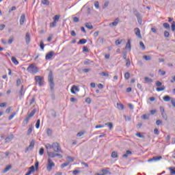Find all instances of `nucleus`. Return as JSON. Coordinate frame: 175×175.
<instances>
[{
	"label": "nucleus",
	"mask_w": 175,
	"mask_h": 175,
	"mask_svg": "<svg viewBox=\"0 0 175 175\" xmlns=\"http://www.w3.org/2000/svg\"><path fill=\"white\" fill-rule=\"evenodd\" d=\"M10 169H12V165H8L7 167H5L3 172L6 173L9 172Z\"/></svg>",
	"instance_id": "30"
},
{
	"label": "nucleus",
	"mask_w": 175,
	"mask_h": 175,
	"mask_svg": "<svg viewBox=\"0 0 175 175\" xmlns=\"http://www.w3.org/2000/svg\"><path fill=\"white\" fill-rule=\"evenodd\" d=\"M25 22V14H23L21 16V18H20V25H24V23Z\"/></svg>",
	"instance_id": "14"
},
{
	"label": "nucleus",
	"mask_w": 175,
	"mask_h": 175,
	"mask_svg": "<svg viewBox=\"0 0 175 175\" xmlns=\"http://www.w3.org/2000/svg\"><path fill=\"white\" fill-rule=\"evenodd\" d=\"M117 108L118 109H121V110H124V105L117 103Z\"/></svg>",
	"instance_id": "42"
},
{
	"label": "nucleus",
	"mask_w": 175,
	"mask_h": 175,
	"mask_svg": "<svg viewBox=\"0 0 175 175\" xmlns=\"http://www.w3.org/2000/svg\"><path fill=\"white\" fill-rule=\"evenodd\" d=\"M163 27L165 28V29H170V25L167 23H164Z\"/></svg>",
	"instance_id": "24"
},
{
	"label": "nucleus",
	"mask_w": 175,
	"mask_h": 175,
	"mask_svg": "<svg viewBox=\"0 0 175 175\" xmlns=\"http://www.w3.org/2000/svg\"><path fill=\"white\" fill-rule=\"evenodd\" d=\"M133 13L135 16L137 17V20L138 23L142 25V14L137 12V10H133Z\"/></svg>",
	"instance_id": "5"
},
{
	"label": "nucleus",
	"mask_w": 175,
	"mask_h": 175,
	"mask_svg": "<svg viewBox=\"0 0 175 175\" xmlns=\"http://www.w3.org/2000/svg\"><path fill=\"white\" fill-rule=\"evenodd\" d=\"M165 90H166V87H165V85L161 86V88H156V90L157 91V92H161V91H165Z\"/></svg>",
	"instance_id": "19"
},
{
	"label": "nucleus",
	"mask_w": 175,
	"mask_h": 175,
	"mask_svg": "<svg viewBox=\"0 0 175 175\" xmlns=\"http://www.w3.org/2000/svg\"><path fill=\"white\" fill-rule=\"evenodd\" d=\"M20 94H21L20 99H21L23 96H24V94H25L23 85L21 86Z\"/></svg>",
	"instance_id": "20"
},
{
	"label": "nucleus",
	"mask_w": 175,
	"mask_h": 175,
	"mask_svg": "<svg viewBox=\"0 0 175 175\" xmlns=\"http://www.w3.org/2000/svg\"><path fill=\"white\" fill-rule=\"evenodd\" d=\"M105 125L108 126V128H109V129L110 131H111V129H113V123H111V122H107V123L105 124Z\"/></svg>",
	"instance_id": "22"
},
{
	"label": "nucleus",
	"mask_w": 175,
	"mask_h": 175,
	"mask_svg": "<svg viewBox=\"0 0 175 175\" xmlns=\"http://www.w3.org/2000/svg\"><path fill=\"white\" fill-rule=\"evenodd\" d=\"M142 118H143V120H148L150 118V114H144Z\"/></svg>",
	"instance_id": "32"
},
{
	"label": "nucleus",
	"mask_w": 175,
	"mask_h": 175,
	"mask_svg": "<svg viewBox=\"0 0 175 175\" xmlns=\"http://www.w3.org/2000/svg\"><path fill=\"white\" fill-rule=\"evenodd\" d=\"M52 133H53V131H51V129H48L46 131V134L48 135V136H51Z\"/></svg>",
	"instance_id": "47"
},
{
	"label": "nucleus",
	"mask_w": 175,
	"mask_h": 175,
	"mask_svg": "<svg viewBox=\"0 0 175 175\" xmlns=\"http://www.w3.org/2000/svg\"><path fill=\"white\" fill-rule=\"evenodd\" d=\"M25 41L27 44L31 42V33L29 32H27L25 35Z\"/></svg>",
	"instance_id": "12"
},
{
	"label": "nucleus",
	"mask_w": 175,
	"mask_h": 175,
	"mask_svg": "<svg viewBox=\"0 0 175 175\" xmlns=\"http://www.w3.org/2000/svg\"><path fill=\"white\" fill-rule=\"evenodd\" d=\"M33 147H35V139H33L30 142L29 148L32 150L33 148Z\"/></svg>",
	"instance_id": "18"
},
{
	"label": "nucleus",
	"mask_w": 175,
	"mask_h": 175,
	"mask_svg": "<svg viewBox=\"0 0 175 175\" xmlns=\"http://www.w3.org/2000/svg\"><path fill=\"white\" fill-rule=\"evenodd\" d=\"M126 66L127 68H129V66H131V60L129 59H126Z\"/></svg>",
	"instance_id": "49"
},
{
	"label": "nucleus",
	"mask_w": 175,
	"mask_h": 175,
	"mask_svg": "<svg viewBox=\"0 0 175 175\" xmlns=\"http://www.w3.org/2000/svg\"><path fill=\"white\" fill-rule=\"evenodd\" d=\"M36 113V109H33L31 111V113L27 116V117L24 120L23 122H26V124H28V121H29V119L31 118V117H33Z\"/></svg>",
	"instance_id": "7"
},
{
	"label": "nucleus",
	"mask_w": 175,
	"mask_h": 175,
	"mask_svg": "<svg viewBox=\"0 0 175 175\" xmlns=\"http://www.w3.org/2000/svg\"><path fill=\"white\" fill-rule=\"evenodd\" d=\"M35 80H36V84H38V85L40 86L43 85V77L38 75L35 77Z\"/></svg>",
	"instance_id": "6"
},
{
	"label": "nucleus",
	"mask_w": 175,
	"mask_h": 175,
	"mask_svg": "<svg viewBox=\"0 0 175 175\" xmlns=\"http://www.w3.org/2000/svg\"><path fill=\"white\" fill-rule=\"evenodd\" d=\"M85 43H87V40H85V39H81L78 42V44H85Z\"/></svg>",
	"instance_id": "26"
},
{
	"label": "nucleus",
	"mask_w": 175,
	"mask_h": 175,
	"mask_svg": "<svg viewBox=\"0 0 175 175\" xmlns=\"http://www.w3.org/2000/svg\"><path fill=\"white\" fill-rule=\"evenodd\" d=\"M145 81H146V83H152V79L151 78H148L147 77H146L144 78Z\"/></svg>",
	"instance_id": "41"
},
{
	"label": "nucleus",
	"mask_w": 175,
	"mask_h": 175,
	"mask_svg": "<svg viewBox=\"0 0 175 175\" xmlns=\"http://www.w3.org/2000/svg\"><path fill=\"white\" fill-rule=\"evenodd\" d=\"M161 159H162V156H157V157H153L152 159H150L148 160V162H152V161H161Z\"/></svg>",
	"instance_id": "10"
},
{
	"label": "nucleus",
	"mask_w": 175,
	"mask_h": 175,
	"mask_svg": "<svg viewBox=\"0 0 175 175\" xmlns=\"http://www.w3.org/2000/svg\"><path fill=\"white\" fill-rule=\"evenodd\" d=\"M135 135L137 136V137H140L142 139L144 137V135H142L140 133H136Z\"/></svg>",
	"instance_id": "57"
},
{
	"label": "nucleus",
	"mask_w": 175,
	"mask_h": 175,
	"mask_svg": "<svg viewBox=\"0 0 175 175\" xmlns=\"http://www.w3.org/2000/svg\"><path fill=\"white\" fill-rule=\"evenodd\" d=\"M144 59L146 61H151V56H148V55H144L143 56Z\"/></svg>",
	"instance_id": "37"
},
{
	"label": "nucleus",
	"mask_w": 175,
	"mask_h": 175,
	"mask_svg": "<svg viewBox=\"0 0 175 175\" xmlns=\"http://www.w3.org/2000/svg\"><path fill=\"white\" fill-rule=\"evenodd\" d=\"M50 27L51 28H55V27H57V22L54 21L53 23H51V25Z\"/></svg>",
	"instance_id": "44"
},
{
	"label": "nucleus",
	"mask_w": 175,
	"mask_h": 175,
	"mask_svg": "<svg viewBox=\"0 0 175 175\" xmlns=\"http://www.w3.org/2000/svg\"><path fill=\"white\" fill-rule=\"evenodd\" d=\"M5 27H6V25L3 24L0 25V31H3V29H5Z\"/></svg>",
	"instance_id": "54"
},
{
	"label": "nucleus",
	"mask_w": 175,
	"mask_h": 175,
	"mask_svg": "<svg viewBox=\"0 0 175 175\" xmlns=\"http://www.w3.org/2000/svg\"><path fill=\"white\" fill-rule=\"evenodd\" d=\"M85 27L86 28H88V29H92L94 28V27L92 26V25L91 23H85Z\"/></svg>",
	"instance_id": "28"
},
{
	"label": "nucleus",
	"mask_w": 175,
	"mask_h": 175,
	"mask_svg": "<svg viewBox=\"0 0 175 175\" xmlns=\"http://www.w3.org/2000/svg\"><path fill=\"white\" fill-rule=\"evenodd\" d=\"M48 81L49 83V87L51 89V91H53L54 87H55V84H54V77H53V71H51L49 73Z\"/></svg>",
	"instance_id": "1"
},
{
	"label": "nucleus",
	"mask_w": 175,
	"mask_h": 175,
	"mask_svg": "<svg viewBox=\"0 0 175 175\" xmlns=\"http://www.w3.org/2000/svg\"><path fill=\"white\" fill-rule=\"evenodd\" d=\"M161 85H162V82H161L159 81H156V87H161Z\"/></svg>",
	"instance_id": "51"
},
{
	"label": "nucleus",
	"mask_w": 175,
	"mask_h": 175,
	"mask_svg": "<svg viewBox=\"0 0 175 175\" xmlns=\"http://www.w3.org/2000/svg\"><path fill=\"white\" fill-rule=\"evenodd\" d=\"M45 148H46V150H51V148H53V144H45Z\"/></svg>",
	"instance_id": "29"
},
{
	"label": "nucleus",
	"mask_w": 175,
	"mask_h": 175,
	"mask_svg": "<svg viewBox=\"0 0 175 175\" xmlns=\"http://www.w3.org/2000/svg\"><path fill=\"white\" fill-rule=\"evenodd\" d=\"M169 170L170 171L171 174H175V167H169Z\"/></svg>",
	"instance_id": "35"
},
{
	"label": "nucleus",
	"mask_w": 175,
	"mask_h": 175,
	"mask_svg": "<svg viewBox=\"0 0 175 175\" xmlns=\"http://www.w3.org/2000/svg\"><path fill=\"white\" fill-rule=\"evenodd\" d=\"M94 6H95L96 9H99V2L98 1H96L94 3Z\"/></svg>",
	"instance_id": "58"
},
{
	"label": "nucleus",
	"mask_w": 175,
	"mask_h": 175,
	"mask_svg": "<svg viewBox=\"0 0 175 175\" xmlns=\"http://www.w3.org/2000/svg\"><path fill=\"white\" fill-rule=\"evenodd\" d=\"M13 135H9L8 137H7L5 138V143H10V142H12L13 140Z\"/></svg>",
	"instance_id": "17"
},
{
	"label": "nucleus",
	"mask_w": 175,
	"mask_h": 175,
	"mask_svg": "<svg viewBox=\"0 0 175 175\" xmlns=\"http://www.w3.org/2000/svg\"><path fill=\"white\" fill-rule=\"evenodd\" d=\"M54 55H55V53L54 51H49L48 53L46 54L45 59L46 61H49V59H51L53 57H54Z\"/></svg>",
	"instance_id": "8"
},
{
	"label": "nucleus",
	"mask_w": 175,
	"mask_h": 175,
	"mask_svg": "<svg viewBox=\"0 0 175 175\" xmlns=\"http://www.w3.org/2000/svg\"><path fill=\"white\" fill-rule=\"evenodd\" d=\"M40 47L41 49L44 50V44H43L42 41H41L40 43Z\"/></svg>",
	"instance_id": "53"
},
{
	"label": "nucleus",
	"mask_w": 175,
	"mask_h": 175,
	"mask_svg": "<svg viewBox=\"0 0 175 175\" xmlns=\"http://www.w3.org/2000/svg\"><path fill=\"white\" fill-rule=\"evenodd\" d=\"M171 103H172V106H174V107H175V99L174 98L171 99Z\"/></svg>",
	"instance_id": "64"
},
{
	"label": "nucleus",
	"mask_w": 175,
	"mask_h": 175,
	"mask_svg": "<svg viewBox=\"0 0 175 175\" xmlns=\"http://www.w3.org/2000/svg\"><path fill=\"white\" fill-rule=\"evenodd\" d=\"M90 51H88V48H87V46H84L83 48V53H89Z\"/></svg>",
	"instance_id": "56"
},
{
	"label": "nucleus",
	"mask_w": 175,
	"mask_h": 175,
	"mask_svg": "<svg viewBox=\"0 0 175 175\" xmlns=\"http://www.w3.org/2000/svg\"><path fill=\"white\" fill-rule=\"evenodd\" d=\"M40 126V120L38 119L36 123V128L37 129H39Z\"/></svg>",
	"instance_id": "38"
},
{
	"label": "nucleus",
	"mask_w": 175,
	"mask_h": 175,
	"mask_svg": "<svg viewBox=\"0 0 175 175\" xmlns=\"http://www.w3.org/2000/svg\"><path fill=\"white\" fill-rule=\"evenodd\" d=\"M122 42H125V40H116V42H115V44H116V46H118V45H120L121 43H122Z\"/></svg>",
	"instance_id": "27"
},
{
	"label": "nucleus",
	"mask_w": 175,
	"mask_h": 175,
	"mask_svg": "<svg viewBox=\"0 0 175 175\" xmlns=\"http://www.w3.org/2000/svg\"><path fill=\"white\" fill-rule=\"evenodd\" d=\"M47 155L49 157V158H50V159H51V158H55L56 157V153L54 152H49V150H47Z\"/></svg>",
	"instance_id": "13"
},
{
	"label": "nucleus",
	"mask_w": 175,
	"mask_h": 175,
	"mask_svg": "<svg viewBox=\"0 0 175 175\" xmlns=\"http://www.w3.org/2000/svg\"><path fill=\"white\" fill-rule=\"evenodd\" d=\"M139 46L142 50H146V46L144 45V43L143 42H139Z\"/></svg>",
	"instance_id": "36"
},
{
	"label": "nucleus",
	"mask_w": 175,
	"mask_h": 175,
	"mask_svg": "<svg viewBox=\"0 0 175 175\" xmlns=\"http://www.w3.org/2000/svg\"><path fill=\"white\" fill-rule=\"evenodd\" d=\"M41 2L42 5H50V1H49V0H41Z\"/></svg>",
	"instance_id": "31"
},
{
	"label": "nucleus",
	"mask_w": 175,
	"mask_h": 175,
	"mask_svg": "<svg viewBox=\"0 0 175 175\" xmlns=\"http://www.w3.org/2000/svg\"><path fill=\"white\" fill-rule=\"evenodd\" d=\"M39 154H40V155H43V154H44V149L43 148H41L40 149V151H39Z\"/></svg>",
	"instance_id": "50"
},
{
	"label": "nucleus",
	"mask_w": 175,
	"mask_h": 175,
	"mask_svg": "<svg viewBox=\"0 0 175 175\" xmlns=\"http://www.w3.org/2000/svg\"><path fill=\"white\" fill-rule=\"evenodd\" d=\"M14 116H16V113H12V115L10 116L8 118V120L10 121V120H13L14 118Z\"/></svg>",
	"instance_id": "52"
},
{
	"label": "nucleus",
	"mask_w": 175,
	"mask_h": 175,
	"mask_svg": "<svg viewBox=\"0 0 175 175\" xmlns=\"http://www.w3.org/2000/svg\"><path fill=\"white\" fill-rule=\"evenodd\" d=\"M85 102H86V103H88V105H90V104L91 103V98H87L85 99Z\"/></svg>",
	"instance_id": "62"
},
{
	"label": "nucleus",
	"mask_w": 175,
	"mask_h": 175,
	"mask_svg": "<svg viewBox=\"0 0 175 175\" xmlns=\"http://www.w3.org/2000/svg\"><path fill=\"white\" fill-rule=\"evenodd\" d=\"M75 91H77L79 92V88H77V86L76 85H73L71 88V92L74 94V95H76V92Z\"/></svg>",
	"instance_id": "15"
},
{
	"label": "nucleus",
	"mask_w": 175,
	"mask_h": 175,
	"mask_svg": "<svg viewBox=\"0 0 175 175\" xmlns=\"http://www.w3.org/2000/svg\"><path fill=\"white\" fill-rule=\"evenodd\" d=\"M52 148L53 151H55V152H62V149H61V146H59V144L57 142L53 143Z\"/></svg>",
	"instance_id": "4"
},
{
	"label": "nucleus",
	"mask_w": 175,
	"mask_h": 175,
	"mask_svg": "<svg viewBox=\"0 0 175 175\" xmlns=\"http://www.w3.org/2000/svg\"><path fill=\"white\" fill-rule=\"evenodd\" d=\"M125 50H129L131 51V40H129L126 44Z\"/></svg>",
	"instance_id": "16"
},
{
	"label": "nucleus",
	"mask_w": 175,
	"mask_h": 175,
	"mask_svg": "<svg viewBox=\"0 0 175 175\" xmlns=\"http://www.w3.org/2000/svg\"><path fill=\"white\" fill-rule=\"evenodd\" d=\"M66 166H69V163H64L61 165L62 169H64V167H66Z\"/></svg>",
	"instance_id": "48"
},
{
	"label": "nucleus",
	"mask_w": 175,
	"mask_h": 175,
	"mask_svg": "<svg viewBox=\"0 0 175 175\" xmlns=\"http://www.w3.org/2000/svg\"><path fill=\"white\" fill-rule=\"evenodd\" d=\"M53 167H55V163H54L51 159L48 158L46 163V170L48 172H51V170H53Z\"/></svg>",
	"instance_id": "3"
},
{
	"label": "nucleus",
	"mask_w": 175,
	"mask_h": 175,
	"mask_svg": "<svg viewBox=\"0 0 175 175\" xmlns=\"http://www.w3.org/2000/svg\"><path fill=\"white\" fill-rule=\"evenodd\" d=\"M111 157L113 158H118V154H117V152H116V151L112 152Z\"/></svg>",
	"instance_id": "40"
},
{
	"label": "nucleus",
	"mask_w": 175,
	"mask_h": 175,
	"mask_svg": "<svg viewBox=\"0 0 175 175\" xmlns=\"http://www.w3.org/2000/svg\"><path fill=\"white\" fill-rule=\"evenodd\" d=\"M154 135H159V131L158 130V129H154Z\"/></svg>",
	"instance_id": "63"
},
{
	"label": "nucleus",
	"mask_w": 175,
	"mask_h": 175,
	"mask_svg": "<svg viewBox=\"0 0 175 175\" xmlns=\"http://www.w3.org/2000/svg\"><path fill=\"white\" fill-rule=\"evenodd\" d=\"M102 172H103V174H102L103 175H107V174H109V173L108 168L102 170Z\"/></svg>",
	"instance_id": "33"
},
{
	"label": "nucleus",
	"mask_w": 175,
	"mask_h": 175,
	"mask_svg": "<svg viewBox=\"0 0 175 175\" xmlns=\"http://www.w3.org/2000/svg\"><path fill=\"white\" fill-rule=\"evenodd\" d=\"M129 77H131V74L129 72H126L124 74V78L126 79V80H129Z\"/></svg>",
	"instance_id": "43"
},
{
	"label": "nucleus",
	"mask_w": 175,
	"mask_h": 175,
	"mask_svg": "<svg viewBox=\"0 0 175 175\" xmlns=\"http://www.w3.org/2000/svg\"><path fill=\"white\" fill-rule=\"evenodd\" d=\"M118 23H120V18H117L113 23L109 24V27H117L118 25Z\"/></svg>",
	"instance_id": "9"
},
{
	"label": "nucleus",
	"mask_w": 175,
	"mask_h": 175,
	"mask_svg": "<svg viewBox=\"0 0 175 175\" xmlns=\"http://www.w3.org/2000/svg\"><path fill=\"white\" fill-rule=\"evenodd\" d=\"M32 133V127H29L27 130V135H31Z\"/></svg>",
	"instance_id": "61"
},
{
	"label": "nucleus",
	"mask_w": 175,
	"mask_h": 175,
	"mask_svg": "<svg viewBox=\"0 0 175 175\" xmlns=\"http://www.w3.org/2000/svg\"><path fill=\"white\" fill-rule=\"evenodd\" d=\"M53 21L57 23V21H59V15H55L53 17Z\"/></svg>",
	"instance_id": "39"
},
{
	"label": "nucleus",
	"mask_w": 175,
	"mask_h": 175,
	"mask_svg": "<svg viewBox=\"0 0 175 175\" xmlns=\"http://www.w3.org/2000/svg\"><path fill=\"white\" fill-rule=\"evenodd\" d=\"M73 21L74 23H79V21H80V19L78 17H74Z\"/></svg>",
	"instance_id": "59"
},
{
	"label": "nucleus",
	"mask_w": 175,
	"mask_h": 175,
	"mask_svg": "<svg viewBox=\"0 0 175 175\" xmlns=\"http://www.w3.org/2000/svg\"><path fill=\"white\" fill-rule=\"evenodd\" d=\"M164 102H170L171 98L169 96H165L163 98Z\"/></svg>",
	"instance_id": "23"
},
{
	"label": "nucleus",
	"mask_w": 175,
	"mask_h": 175,
	"mask_svg": "<svg viewBox=\"0 0 175 175\" xmlns=\"http://www.w3.org/2000/svg\"><path fill=\"white\" fill-rule=\"evenodd\" d=\"M169 35H170L169 31H164L165 38H169Z\"/></svg>",
	"instance_id": "60"
},
{
	"label": "nucleus",
	"mask_w": 175,
	"mask_h": 175,
	"mask_svg": "<svg viewBox=\"0 0 175 175\" xmlns=\"http://www.w3.org/2000/svg\"><path fill=\"white\" fill-rule=\"evenodd\" d=\"M29 172H31V173H33V172H35V167L33 165H32L30 168Z\"/></svg>",
	"instance_id": "55"
},
{
	"label": "nucleus",
	"mask_w": 175,
	"mask_h": 175,
	"mask_svg": "<svg viewBox=\"0 0 175 175\" xmlns=\"http://www.w3.org/2000/svg\"><path fill=\"white\" fill-rule=\"evenodd\" d=\"M27 70L29 72V73L36 75V73L39 72V68L35 65V64H31L28 66Z\"/></svg>",
	"instance_id": "2"
},
{
	"label": "nucleus",
	"mask_w": 175,
	"mask_h": 175,
	"mask_svg": "<svg viewBox=\"0 0 175 175\" xmlns=\"http://www.w3.org/2000/svg\"><path fill=\"white\" fill-rule=\"evenodd\" d=\"M134 32H135L136 36H137L139 39H142V34L140 33V29H139L138 27H136L134 29Z\"/></svg>",
	"instance_id": "11"
},
{
	"label": "nucleus",
	"mask_w": 175,
	"mask_h": 175,
	"mask_svg": "<svg viewBox=\"0 0 175 175\" xmlns=\"http://www.w3.org/2000/svg\"><path fill=\"white\" fill-rule=\"evenodd\" d=\"M161 116H162L163 118L165 120V121L167 120V115H166L165 112L161 113Z\"/></svg>",
	"instance_id": "46"
},
{
	"label": "nucleus",
	"mask_w": 175,
	"mask_h": 175,
	"mask_svg": "<svg viewBox=\"0 0 175 175\" xmlns=\"http://www.w3.org/2000/svg\"><path fill=\"white\" fill-rule=\"evenodd\" d=\"M92 61L88 59H85L83 62L84 65H91V64H92Z\"/></svg>",
	"instance_id": "25"
},
{
	"label": "nucleus",
	"mask_w": 175,
	"mask_h": 175,
	"mask_svg": "<svg viewBox=\"0 0 175 175\" xmlns=\"http://www.w3.org/2000/svg\"><path fill=\"white\" fill-rule=\"evenodd\" d=\"M11 61H12V62H13V64H14V65H18V61L17 60V59H16L15 57H12L11 58Z\"/></svg>",
	"instance_id": "21"
},
{
	"label": "nucleus",
	"mask_w": 175,
	"mask_h": 175,
	"mask_svg": "<svg viewBox=\"0 0 175 175\" xmlns=\"http://www.w3.org/2000/svg\"><path fill=\"white\" fill-rule=\"evenodd\" d=\"M171 29L173 32L175 31V21H173L171 25Z\"/></svg>",
	"instance_id": "45"
},
{
	"label": "nucleus",
	"mask_w": 175,
	"mask_h": 175,
	"mask_svg": "<svg viewBox=\"0 0 175 175\" xmlns=\"http://www.w3.org/2000/svg\"><path fill=\"white\" fill-rule=\"evenodd\" d=\"M83 135H85V131H81V132H79L77 134V136L78 137H81V136H83Z\"/></svg>",
	"instance_id": "34"
}]
</instances>
